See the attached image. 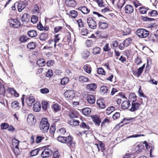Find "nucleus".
<instances>
[{"instance_id": "412c9836", "label": "nucleus", "mask_w": 158, "mask_h": 158, "mask_svg": "<svg viewBox=\"0 0 158 158\" xmlns=\"http://www.w3.org/2000/svg\"><path fill=\"white\" fill-rule=\"evenodd\" d=\"M78 10H80L83 14H87L90 11L85 6L80 7Z\"/></svg>"}, {"instance_id": "de8ad7c7", "label": "nucleus", "mask_w": 158, "mask_h": 158, "mask_svg": "<svg viewBox=\"0 0 158 158\" xmlns=\"http://www.w3.org/2000/svg\"><path fill=\"white\" fill-rule=\"evenodd\" d=\"M103 50L105 52H110L111 51V49L109 46V44H106L103 47Z\"/></svg>"}, {"instance_id": "49530a36", "label": "nucleus", "mask_w": 158, "mask_h": 158, "mask_svg": "<svg viewBox=\"0 0 158 158\" xmlns=\"http://www.w3.org/2000/svg\"><path fill=\"white\" fill-rule=\"evenodd\" d=\"M38 21V18L37 16L32 15L31 19V22L34 24L35 23Z\"/></svg>"}, {"instance_id": "864d4df0", "label": "nucleus", "mask_w": 158, "mask_h": 158, "mask_svg": "<svg viewBox=\"0 0 158 158\" xmlns=\"http://www.w3.org/2000/svg\"><path fill=\"white\" fill-rule=\"evenodd\" d=\"M140 12L142 14H145L148 11L149 9L143 7H141L139 8Z\"/></svg>"}, {"instance_id": "2eb2a0df", "label": "nucleus", "mask_w": 158, "mask_h": 158, "mask_svg": "<svg viewBox=\"0 0 158 158\" xmlns=\"http://www.w3.org/2000/svg\"><path fill=\"white\" fill-rule=\"evenodd\" d=\"M13 141H15V148L14 149V152L15 155H18L20 153V151L18 148V145L19 143V141L18 140L15 139Z\"/></svg>"}, {"instance_id": "cd10ccee", "label": "nucleus", "mask_w": 158, "mask_h": 158, "mask_svg": "<svg viewBox=\"0 0 158 158\" xmlns=\"http://www.w3.org/2000/svg\"><path fill=\"white\" fill-rule=\"evenodd\" d=\"M12 107L14 109L18 110L20 108V106L19 105V103L17 101H14L11 103Z\"/></svg>"}, {"instance_id": "58836bf2", "label": "nucleus", "mask_w": 158, "mask_h": 158, "mask_svg": "<svg viewBox=\"0 0 158 158\" xmlns=\"http://www.w3.org/2000/svg\"><path fill=\"white\" fill-rule=\"evenodd\" d=\"M69 14L73 18H76L78 15L77 12L75 10H71Z\"/></svg>"}, {"instance_id": "ddd939ff", "label": "nucleus", "mask_w": 158, "mask_h": 158, "mask_svg": "<svg viewBox=\"0 0 158 158\" xmlns=\"http://www.w3.org/2000/svg\"><path fill=\"white\" fill-rule=\"evenodd\" d=\"M87 101L90 104H92L95 103V98L92 95L89 94L87 97Z\"/></svg>"}, {"instance_id": "603ef678", "label": "nucleus", "mask_w": 158, "mask_h": 158, "mask_svg": "<svg viewBox=\"0 0 158 158\" xmlns=\"http://www.w3.org/2000/svg\"><path fill=\"white\" fill-rule=\"evenodd\" d=\"M83 69L85 71L88 73H90L91 71L90 68L88 67V65H85L84 66Z\"/></svg>"}, {"instance_id": "5701e85b", "label": "nucleus", "mask_w": 158, "mask_h": 158, "mask_svg": "<svg viewBox=\"0 0 158 158\" xmlns=\"http://www.w3.org/2000/svg\"><path fill=\"white\" fill-rule=\"evenodd\" d=\"M27 35L30 37H34L37 36V33L36 31L35 30H30L27 32Z\"/></svg>"}, {"instance_id": "69168bd1", "label": "nucleus", "mask_w": 158, "mask_h": 158, "mask_svg": "<svg viewBox=\"0 0 158 158\" xmlns=\"http://www.w3.org/2000/svg\"><path fill=\"white\" fill-rule=\"evenodd\" d=\"M106 110L107 114H109L114 110V107L113 106L108 107L107 109Z\"/></svg>"}, {"instance_id": "4be33fe9", "label": "nucleus", "mask_w": 158, "mask_h": 158, "mask_svg": "<svg viewBox=\"0 0 158 158\" xmlns=\"http://www.w3.org/2000/svg\"><path fill=\"white\" fill-rule=\"evenodd\" d=\"M98 26L100 28L102 29H105L108 27V25L106 22L100 21L98 23Z\"/></svg>"}, {"instance_id": "0eeeda50", "label": "nucleus", "mask_w": 158, "mask_h": 158, "mask_svg": "<svg viewBox=\"0 0 158 158\" xmlns=\"http://www.w3.org/2000/svg\"><path fill=\"white\" fill-rule=\"evenodd\" d=\"M64 95L66 98L71 100L74 97L75 94L73 91L68 90L64 92Z\"/></svg>"}, {"instance_id": "3c124183", "label": "nucleus", "mask_w": 158, "mask_h": 158, "mask_svg": "<svg viewBox=\"0 0 158 158\" xmlns=\"http://www.w3.org/2000/svg\"><path fill=\"white\" fill-rule=\"evenodd\" d=\"M42 107L43 109L46 110L48 106V103L46 101H44L42 102Z\"/></svg>"}, {"instance_id": "6e6d98bb", "label": "nucleus", "mask_w": 158, "mask_h": 158, "mask_svg": "<svg viewBox=\"0 0 158 158\" xmlns=\"http://www.w3.org/2000/svg\"><path fill=\"white\" fill-rule=\"evenodd\" d=\"M45 137L43 136H38L36 137V143H40L42 140L44 139Z\"/></svg>"}, {"instance_id": "c756f323", "label": "nucleus", "mask_w": 158, "mask_h": 158, "mask_svg": "<svg viewBox=\"0 0 158 158\" xmlns=\"http://www.w3.org/2000/svg\"><path fill=\"white\" fill-rule=\"evenodd\" d=\"M156 35L155 34H151L150 36L148 37V40L150 42H154L156 41Z\"/></svg>"}, {"instance_id": "a878e982", "label": "nucleus", "mask_w": 158, "mask_h": 158, "mask_svg": "<svg viewBox=\"0 0 158 158\" xmlns=\"http://www.w3.org/2000/svg\"><path fill=\"white\" fill-rule=\"evenodd\" d=\"M136 100V96L135 93H132L130 94L129 98V101L130 102H135Z\"/></svg>"}, {"instance_id": "dca6fc26", "label": "nucleus", "mask_w": 158, "mask_h": 158, "mask_svg": "<svg viewBox=\"0 0 158 158\" xmlns=\"http://www.w3.org/2000/svg\"><path fill=\"white\" fill-rule=\"evenodd\" d=\"M126 13L127 14H131L134 11L133 7L130 5H127L125 6Z\"/></svg>"}, {"instance_id": "393cba45", "label": "nucleus", "mask_w": 158, "mask_h": 158, "mask_svg": "<svg viewBox=\"0 0 158 158\" xmlns=\"http://www.w3.org/2000/svg\"><path fill=\"white\" fill-rule=\"evenodd\" d=\"M37 64L39 66L42 67L44 66L46 64L44 59L41 58L37 60L36 62Z\"/></svg>"}, {"instance_id": "f03ea898", "label": "nucleus", "mask_w": 158, "mask_h": 158, "mask_svg": "<svg viewBox=\"0 0 158 158\" xmlns=\"http://www.w3.org/2000/svg\"><path fill=\"white\" fill-rule=\"evenodd\" d=\"M136 34L139 37L145 38L148 36L149 32L144 29H140L136 31Z\"/></svg>"}, {"instance_id": "774afa93", "label": "nucleus", "mask_w": 158, "mask_h": 158, "mask_svg": "<svg viewBox=\"0 0 158 158\" xmlns=\"http://www.w3.org/2000/svg\"><path fill=\"white\" fill-rule=\"evenodd\" d=\"M60 156V155L58 151H56L53 152V158H59Z\"/></svg>"}, {"instance_id": "6e6552de", "label": "nucleus", "mask_w": 158, "mask_h": 158, "mask_svg": "<svg viewBox=\"0 0 158 158\" xmlns=\"http://www.w3.org/2000/svg\"><path fill=\"white\" fill-rule=\"evenodd\" d=\"M27 2L26 1H22L19 2L18 6L19 11L21 12L27 5Z\"/></svg>"}, {"instance_id": "c9c22d12", "label": "nucleus", "mask_w": 158, "mask_h": 158, "mask_svg": "<svg viewBox=\"0 0 158 158\" xmlns=\"http://www.w3.org/2000/svg\"><path fill=\"white\" fill-rule=\"evenodd\" d=\"M50 47H52L54 46L55 47L56 46V43L55 41L52 39H50L48 42Z\"/></svg>"}, {"instance_id": "e2e57ef3", "label": "nucleus", "mask_w": 158, "mask_h": 158, "mask_svg": "<svg viewBox=\"0 0 158 158\" xmlns=\"http://www.w3.org/2000/svg\"><path fill=\"white\" fill-rule=\"evenodd\" d=\"M40 92L43 94H48L49 92V89L46 88L41 89L40 90Z\"/></svg>"}, {"instance_id": "1a4fd4ad", "label": "nucleus", "mask_w": 158, "mask_h": 158, "mask_svg": "<svg viewBox=\"0 0 158 158\" xmlns=\"http://www.w3.org/2000/svg\"><path fill=\"white\" fill-rule=\"evenodd\" d=\"M52 153V151L50 149H45L41 152V156L44 158L48 157Z\"/></svg>"}, {"instance_id": "a19ab883", "label": "nucleus", "mask_w": 158, "mask_h": 158, "mask_svg": "<svg viewBox=\"0 0 158 158\" xmlns=\"http://www.w3.org/2000/svg\"><path fill=\"white\" fill-rule=\"evenodd\" d=\"M69 79L67 77H64L62 78L61 81V83L62 85H65L69 82Z\"/></svg>"}, {"instance_id": "a18cd8bd", "label": "nucleus", "mask_w": 158, "mask_h": 158, "mask_svg": "<svg viewBox=\"0 0 158 158\" xmlns=\"http://www.w3.org/2000/svg\"><path fill=\"white\" fill-rule=\"evenodd\" d=\"M5 93V90L4 87L2 86V83L0 80V94L3 95Z\"/></svg>"}, {"instance_id": "aec40b11", "label": "nucleus", "mask_w": 158, "mask_h": 158, "mask_svg": "<svg viewBox=\"0 0 158 158\" xmlns=\"http://www.w3.org/2000/svg\"><path fill=\"white\" fill-rule=\"evenodd\" d=\"M100 91L104 94L107 93L108 91L110 90V87L109 86V87L105 86H102L100 88Z\"/></svg>"}, {"instance_id": "4c0bfd02", "label": "nucleus", "mask_w": 158, "mask_h": 158, "mask_svg": "<svg viewBox=\"0 0 158 158\" xmlns=\"http://www.w3.org/2000/svg\"><path fill=\"white\" fill-rule=\"evenodd\" d=\"M97 103L99 107L102 109H104L105 107V105L104 103L100 100H98Z\"/></svg>"}, {"instance_id": "39448f33", "label": "nucleus", "mask_w": 158, "mask_h": 158, "mask_svg": "<svg viewBox=\"0 0 158 158\" xmlns=\"http://www.w3.org/2000/svg\"><path fill=\"white\" fill-rule=\"evenodd\" d=\"M87 23L89 27L92 29H95L97 27L96 21L92 17H89L87 19Z\"/></svg>"}, {"instance_id": "5fc2aeb1", "label": "nucleus", "mask_w": 158, "mask_h": 158, "mask_svg": "<svg viewBox=\"0 0 158 158\" xmlns=\"http://www.w3.org/2000/svg\"><path fill=\"white\" fill-rule=\"evenodd\" d=\"M125 2L123 0H119L118 3L117 4L118 7L119 8H121L123 6Z\"/></svg>"}, {"instance_id": "c03bdc74", "label": "nucleus", "mask_w": 158, "mask_h": 158, "mask_svg": "<svg viewBox=\"0 0 158 158\" xmlns=\"http://www.w3.org/2000/svg\"><path fill=\"white\" fill-rule=\"evenodd\" d=\"M101 49L99 48H93V53L94 54H99L100 53Z\"/></svg>"}, {"instance_id": "bb28decb", "label": "nucleus", "mask_w": 158, "mask_h": 158, "mask_svg": "<svg viewBox=\"0 0 158 158\" xmlns=\"http://www.w3.org/2000/svg\"><path fill=\"white\" fill-rule=\"evenodd\" d=\"M33 109L35 112L39 111L41 109V106L40 103L38 102H35L34 105Z\"/></svg>"}, {"instance_id": "f257e3e1", "label": "nucleus", "mask_w": 158, "mask_h": 158, "mask_svg": "<svg viewBox=\"0 0 158 158\" xmlns=\"http://www.w3.org/2000/svg\"><path fill=\"white\" fill-rule=\"evenodd\" d=\"M49 124L48 122L47 118H43L40 122V129L46 132L47 131L49 128Z\"/></svg>"}, {"instance_id": "c85d7f7f", "label": "nucleus", "mask_w": 158, "mask_h": 158, "mask_svg": "<svg viewBox=\"0 0 158 158\" xmlns=\"http://www.w3.org/2000/svg\"><path fill=\"white\" fill-rule=\"evenodd\" d=\"M48 38V34L47 33H42L39 36V39L42 41H44Z\"/></svg>"}, {"instance_id": "37998d69", "label": "nucleus", "mask_w": 158, "mask_h": 158, "mask_svg": "<svg viewBox=\"0 0 158 158\" xmlns=\"http://www.w3.org/2000/svg\"><path fill=\"white\" fill-rule=\"evenodd\" d=\"M40 149L37 148L32 150L30 152L31 155L32 156H34L36 155L39 152Z\"/></svg>"}, {"instance_id": "7c9ffc66", "label": "nucleus", "mask_w": 158, "mask_h": 158, "mask_svg": "<svg viewBox=\"0 0 158 158\" xmlns=\"http://www.w3.org/2000/svg\"><path fill=\"white\" fill-rule=\"evenodd\" d=\"M21 20L23 22H27L29 20V17L28 14L27 13L23 14L21 17Z\"/></svg>"}, {"instance_id": "e433bc0d", "label": "nucleus", "mask_w": 158, "mask_h": 158, "mask_svg": "<svg viewBox=\"0 0 158 158\" xmlns=\"http://www.w3.org/2000/svg\"><path fill=\"white\" fill-rule=\"evenodd\" d=\"M60 105L56 103L52 106V107L53 108L54 110L56 112L59 111L60 110Z\"/></svg>"}, {"instance_id": "9b49d317", "label": "nucleus", "mask_w": 158, "mask_h": 158, "mask_svg": "<svg viewBox=\"0 0 158 158\" xmlns=\"http://www.w3.org/2000/svg\"><path fill=\"white\" fill-rule=\"evenodd\" d=\"M129 39H127L125 40L123 42L120 43L118 44V47L120 50H122L125 47V46H128L131 42H129Z\"/></svg>"}, {"instance_id": "9d476101", "label": "nucleus", "mask_w": 158, "mask_h": 158, "mask_svg": "<svg viewBox=\"0 0 158 158\" xmlns=\"http://www.w3.org/2000/svg\"><path fill=\"white\" fill-rule=\"evenodd\" d=\"M27 122L30 125L34 124L35 122L34 116L32 114H29L27 117Z\"/></svg>"}, {"instance_id": "052dcab7", "label": "nucleus", "mask_w": 158, "mask_h": 158, "mask_svg": "<svg viewBox=\"0 0 158 158\" xmlns=\"http://www.w3.org/2000/svg\"><path fill=\"white\" fill-rule=\"evenodd\" d=\"M141 18L143 20L145 21H152L155 20L154 19L149 18L147 17L142 16Z\"/></svg>"}, {"instance_id": "8fccbe9b", "label": "nucleus", "mask_w": 158, "mask_h": 158, "mask_svg": "<svg viewBox=\"0 0 158 158\" xmlns=\"http://www.w3.org/2000/svg\"><path fill=\"white\" fill-rule=\"evenodd\" d=\"M158 14L156 10H152L148 12V16H154Z\"/></svg>"}, {"instance_id": "2f4dec72", "label": "nucleus", "mask_w": 158, "mask_h": 158, "mask_svg": "<svg viewBox=\"0 0 158 158\" xmlns=\"http://www.w3.org/2000/svg\"><path fill=\"white\" fill-rule=\"evenodd\" d=\"M82 113L85 115L89 114L91 112V110L89 108H85L82 109Z\"/></svg>"}, {"instance_id": "4468645a", "label": "nucleus", "mask_w": 158, "mask_h": 158, "mask_svg": "<svg viewBox=\"0 0 158 158\" xmlns=\"http://www.w3.org/2000/svg\"><path fill=\"white\" fill-rule=\"evenodd\" d=\"M92 120L95 124L99 126L100 123L101 122L100 118L97 115H94L91 116Z\"/></svg>"}, {"instance_id": "680f3d73", "label": "nucleus", "mask_w": 158, "mask_h": 158, "mask_svg": "<svg viewBox=\"0 0 158 158\" xmlns=\"http://www.w3.org/2000/svg\"><path fill=\"white\" fill-rule=\"evenodd\" d=\"M53 75L52 71L51 69H49L46 74V77L50 78Z\"/></svg>"}, {"instance_id": "4d7b16f0", "label": "nucleus", "mask_w": 158, "mask_h": 158, "mask_svg": "<svg viewBox=\"0 0 158 158\" xmlns=\"http://www.w3.org/2000/svg\"><path fill=\"white\" fill-rule=\"evenodd\" d=\"M80 127L86 129H89V126L88 125H86L84 122H82L80 125Z\"/></svg>"}, {"instance_id": "79ce46f5", "label": "nucleus", "mask_w": 158, "mask_h": 158, "mask_svg": "<svg viewBox=\"0 0 158 158\" xmlns=\"http://www.w3.org/2000/svg\"><path fill=\"white\" fill-rule=\"evenodd\" d=\"M29 39L26 35H23L19 38V40L22 43H25Z\"/></svg>"}, {"instance_id": "0e129e2a", "label": "nucleus", "mask_w": 158, "mask_h": 158, "mask_svg": "<svg viewBox=\"0 0 158 158\" xmlns=\"http://www.w3.org/2000/svg\"><path fill=\"white\" fill-rule=\"evenodd\" d=\"M110 122L109 120L107 118H105L101 123V127L104 126L106 124H108Z\"/></svg>"}, {"instance_id": "f3484780", "label": "nucleus", "mask_w": 158, "mask_h": 158, "mask_svg": "<svg viewBox=\"0 0 158 158\" xmlns=\"http://www.w3.org/2000/svg\"><path fill=\"white\" fill-rule=\"evenodd\" d=\"M69 114V116L71 118L78 117V113L77 111L75 110H70Z\"/></svg>"}, {"instance_id": "338daca9", "label": "nucleus", "mask_w": 158, "mask_h": 158, "mask_svg": "<svg viewBox=\"0 0 158 158\" xmlns=\"http://www.w3.org/2000/svg\"><path fill=\"white\" fill-rule=\"evenodd\" d=\"M135 62L136 64L139 65L142 62V61L141 59L139 57H137L135 59Z\"/></svg>"}, {"instance_id": "20e7f679", "label": "nucleus", "mask_w": 158, "mask_h": 158, "mask_svg": "<svg viewBox=\"0 0 158 158\" xmlns=\"http://www.w3.org/2000/svg\"><path fill=\"white\" fill-rule=\"evenodd\" d=\"M9 23L11 27L14 28H19L21 25L19 21L17 19H10L9 20Z\"/></svg>"}, {"instance_id": "6ab92c4d", "label": "nucleus", "mask_w": 158, "mask_h": 158, "mask_svg": "<svg viewBox=\"0 0 158 158\" xmlns=\"http://www.w3.org/2000/svg\"><path fill=\"white\" fill-rule=\"evenodd\" d=\"M79 81L81 83H85L88 82L89 79L85 76H79L78 77Z\"/></svg>"}, {"instance_id": "ea45409f", "label": "nucleus", "mask_w": 158, "mask_h": 158, "mask_svg": "<svg viewBox=\"0 0 158 158\" xmlns=\"http://www.w3.org/2000/svg\"><path fill=\"white\" fill-rule=\"evenodd\" d=\"M145 64H144L141 67L139 68L138 69L137 71V74H138V76H139L140 75L141 73H142L143 69L145 67Z\"/></svg>"}, {"instance_id": "b1692460", "label": "nucleus", "mask_w": 158, "mask_h": 158, "mask_svg": "<svg viewBox=\"0 0 158 158\" xmlns=\"http://www.w3.org/2000/svg\"><path fill=\"white\" fill-rule=\"evenodd\" d=\"M97 85L95 83H91L88 85L86 86V88L90 91H93L96 89Z\"/></svg>"}, {"instance_id": "7ed1b4c3", "label": "nucleus", "mask_w": 158, "mask_h": 158, "mask_svg": "<svg viewBox=\"0 0 158 158\" xmlns=\"http://www.w3.org/2000/svg\"><path fill=\"white\" fill-rule=\"evenodd\" d=\"M73 138L69 135L67 137L66 143L70 148H74L75 146V143L73 141Z\"/></svg>"}, {"instance_id": "09e8293b", "label": "nucleus", "mask_w": 158, "mask_h": 158, "mask_svg": "<svg viewBox=\"0 0 158 158\" xmlns=\"http://www.w3.org/2000/svg\"><path fill=\"white\" fill-rule=\"evenodd\" d=\"M89 52L87 51H84L82 53L83 57L84 59L87 58L89 55Z\"/></svg>"}, {"instance_id": "423d86ee", "label": "nucleus", "mask_w": 158, "mask_h": 158, "mask_svg": "<svg viewBox=\"0 0 158 158\" xmlns=\"http://www.w3.org/2000/svg\"><path fill=\"white\" fill-rule=\"evenodd\" d=\"M140 104L137 102H132L131 103V107L129 110L131 112H134L139 110L140 106Z\"/></svg>"}, {"instance_id": "f704fd0d", "label": "nucleus", "mask_w": 158, "mask_h": 158, "mask_svg": "<svg viewBox=\"0 0 158 158\" xmlns=\"http://www.w3.org/2000/svg\"><path fill=\"white\" fill-rule=\"evenodd\" d=\"M36 44L33 42H30L27 45V47L28 48L30 49H33L36 47Z\"/></svg>"}, {"instance_id": "72a5a7b5", "label": "nucleus", "mask_w": 158, "mask_h": 158, "mask_svg": "<svg viewBox=\"0 0 158 158\" xmlns=\"http://www.w3.org/2000/svg\"><path fill=\"white\" fill-rule=\"evenodd\" d=\"M67 137L63 136H59L57 138L58 141L63 143H65Z\"/></svg>"}, {"instance_id": "f8f14e48", "label": "nucleus", "mask_w": 158, "mask_h": 158, "mask_svg": "<svg viewBox=\"0 0 158 158\" xmlns=\"http://www.w3.org/2000/svg\"><path fill=\"white\" fill-rule=\"evenodd\" d=\"M27 104L30 106H32L35 102V98L32 96H29L26 98Z\"/></svg>"}, {"instance_id": "a211bd4d", "label": "nucleus", "mask_w": 158, "mask_h": 158, "mask_svg": "<svg viewBox=\"0 0 158 158\" xmlns=\"http://www.w3.org/2000/svg\"><path fill=\"white\" fill-rule=\"evenodd\" d=\"M122 108L123 109H127L131 106V104L129 101H124L122 104Z\"/></svg>"}, {"instance_id": "473e14b6", "label": "nucleus", "mask_w": 158, "mask_h": 158, "mask_svg": "<svg viewBox=\"0 0 158 158\" xmlns=\"http://www.w3.org/2000/svg\"><path fill=\"white\" fill-rule=\"evenodd\" d=\"M79 122L77 120H72L69 122V124L72 126H77L79 125Z\"/></svg>"}, {"instance_id": "bf43d9fd", "label": "nucleus", "mask_w": 158, "mask_h": 158, "mask_svg": "<svg viewBox=\"0 0 158 158\" xmlns=\"http://www.w3.org/2000/svg\"><path fill=\"white\" fill-rule=\"evenodd\" d=\"M97 72L99 74L102 75H105V72L104 69L102 68H98Z\"/></svg>"}, {"instance_id": "13d9d810", "label": "nucleus", "mask_w": 158, "mask_h": 158, "mask_svg": "<svg viewBox=\"0 0 158 158\" xmlns=\"http://www.w3.org/2000/svg\"><path fill=\"white\" fill-rule=\"evenodd\" d=\"M77 22L78 24V25L79 27L81 28L84 27V23L81 19H78V20H77Z\"/></svg>"}]
</instances>
